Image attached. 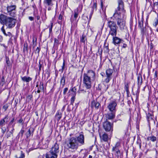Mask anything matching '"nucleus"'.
I'll use <instances>...</instances> for the list:
<instances>
[{"instance_id":"58","label":"nucleus","mask_w":158,"mask_h":158,"mask_svg":"<svg viewBox=\"0 0 158 158\" xmlns=\"http://www.w3.org/2000/svg\"><path fill=\"white\" fill-rule=\"evenodd\" d=\"M23 121L22 118H21L19 121L18 122L19 123H23Z\"/></svg>"},{"instance_id":"30","label":"nucleus","mask_w":158,"mask_h":158,"mask_svg":"<svg viewBox=\"0 0 158 158\" xmlns=\"http://www.w3.org/2000/svg\"><path fill=\"white\" fill-rule=\"evenodd\" d=\"M11 135H13V134L12 133L9 131V130H8L7 131L6 134L5 135V136L6 137L7 139H8L9 137H11Z\"/></svg>"},{"instance_id":"42","label":"nucleus","mask_w":158,"mask_h":158,"mask_svg":"<svg viewBox=\"0 0 158 158\" xmlns=\"http://www.w3.org/2000/svg\"><path fill=\"white\" fill-rule=\"evenodd\" d=\"M75 98L74 96L72 97L71 98V104L72 105H73L74 101H75Z\"/></svg>"},{"instance_id":"7","label":"nucleus","mask_w":158,"mask_h":158,"mask_svg":"<svg viewBox=\"0 0 158 158\" xmlns=\"http://www.w3.org/2000/svg\"><path fill=\"white\" fill-rule=\"evenodd\" d=\"M117 106V103L115 101L110 102L107 106V108L110 111L116 112V107Z\"/></svg>"},{"instance_id":"46","label":"nucleus","mask_w":158,"mask_h":158,"mask_svg":"<svg viewBox=\"0 0 158 158\" xmlns=\"http://www.w3.org/2000/svg\"><path fill=\"white\" fill-rule=\"evenodd\" d=\"M8 107V105L7 104L3 106V108L4 109L5 111H6Z\"/></svg>"},{"instance_id":"12","label":"nucleus","mask_w":158,"mask_h":158,"mask_svg":"<svg viewBox=\"0 0 158 158\" xmlns=\"http://www.w3.org/2000/svg\"><path fill=\"white\" fill-rule=\"evenodd\" d=\"M78 93L79 94H83L88 95L90 93V92L89 89H86L83 86V89H82L81 87H80L78 91Z\"/></svg>"},{"instance_id":"61","label":"nucleus","mask_w":158,"mask_h":158,"mask_svg":"<svg viewBox=\"0 0 158 158\" xmlns=\"http://www.w3.org/2000/svg\"><path fill=\"white\" fill-rule=\"evenodd\" d=\"M66 105H64L63 107H62V109H61V110L62 111H63L65 109V107Z\"/></svg>"},{"instance_id":"64","label":"nucleus","mask_w":158,"mask_h":158,"mask_svg":"<svg viewBox=\"0 0 158 158\" xmlns=\"http://www.w3.org/2000/svg\"><path fill=\"white\" fill-rule=\"evenodd\" d=\"M37 19L38 20L40 19V16L39 15H38L36 17Z\"/></svg>"},{"instance_id":"49","label":"nucleus","mask_w":158,"mask_h":158,"mask_svg":"<svg viewBox=\"0 0 158 158\" xmlns=\"http://www.w3.org/2000/svg\"><path fill=\"white\" fill-rule=\"evenodd\" d=\"M53 27V23H51V26L49 28V33H51L52 32V29Z\"/></svg>"},{"instance_id":"5","label":"nucleus","mask_w":158,"mask_h":158,"mask_svg":"<svg viewBox=\"0 0 158 158\" xmlns=\"http://www.w3.org/2000/svg\"><path fill=\"white\" fill-rule=\"evenodd\" d=\"M94 81L87 76L83 74V83L84 87L88 89H90L91 87L92 81Z\"/></svg>"},{"instance_id":"14","label":"nucleus","mask_w":158,"mask_h":158,"mask_svg":"<svg viewBox=\"0 0 158 158\" xmlns=\"http://www.w3.org/2000/svg\"><path fill=\"white\" fill-rule=\"evenodd\" d=\"M57 154L50 151L47 153L46 155V158H57Z\"/></svg>"},{"instance_id":"21","label":"nucleus","mask_w":158,"mask_h":158,"mask_svg":"<svg viewBox=\"0 0 158 158\" xmlns=\"http://www.w3.org/2000/svg\"><path fill=\"white\" fill-rule=\"evenodd\" d=\"M22 80L23 81L27 83L29 82L30 81H31L32 78L30 77L27 76H24L23 77H21Z\"/></svg>"},{"instance_id":"60","label":"nucleus","mask_w":158,"mask_h":158,"mask_svg":"<svg viewBox=\"0 0 158 158\" xmlns=\"http://www.w3.org/2000/svg\"><path fill=\"white\" fill-rule=\"evenodd\" d=\"M32 97V96L31 95H29L28 96L27 98L30 100H31V98Z\"/></svg>"},{"instance_id":"34","label":"nucleus","mask_w":158,"mask_h":158,"mask_svg":"<svg viewBox=\"0 0 158 158\" xmlns=\"http://www.w3.org/2000/svg\"><path fill=\"white\" fill-rule=\"evenodd\" d=\"M8 118L9 116L8 115H6L4 118L2 119L6 123H7L8 122Z\"/></svg>"},{"instance_id":"39","label":"nucleus","mask_w":158,"mask_h":158,"mask_svg":"<svg viewBox=\"0 0 158 158\" xmlns=\"http://www.w3.org/2000/svg\"><path fill=\"white\" fill-rule=\"evenodd\" d=\"M125 89L126 90L127 93L129 92V86L127 84L125 85Z\"/></svg>"},{"instance_id":"50","label":"nucleus","mask_w":158,"mask_h":158,"mask_svg":"<svg viewBox=\"0 0 158 158\" xmlns=\"http://www.w3.org/2000/svg\"><path fill=\"white\" fill-rule=\"evenodd\" d=\"M24 132V130H21L20 131V132H19V135H21V136H23V134Z\"/></svg>"},{"instance_id":"9","label":"nucleus","mask_w":158,"mask_h":158,"mask_svg":"<svg viewBox=\"0 0 158 158\" xmlns=\"http://www.w3.org/2000/svg\"><path fill=\"white\" fill-rule=\"evenodd\" d=\"M85 76H87L88 77L91 79L92 80L94 81L95 78V72L92 70H88L87 73H84L83 74Z\"/></svg>"},{"instance_id":"33","label":"nucleus","mask_w":158,"mask_h":158,"mask_svg":"<svg viewBox=\"0 0 158 158\" xmlns=\"http://www.w3.org/2000/svg\"><path fill=\"white\" fill-rule=\"evenodd\" d=\"M6 131V127H2L1 128V132L2 133L3 135L5 133Z\"/></svg>"},{"instance_id":"19","label":"nucleus","mask_w":158,"mask_h":158,"mask_svg":"<svg viewBox=\"0 0 158 158\" xmlns=\"http://www.w3.org/2000/svg\"><path fill=\"white\" fill-rule=\"evenodd\" d=\"M113 42L114 45L118 44L123 41V40L116 36L113 37Z\"/></svg>"},{"instance_id":"35","label":"nucleus","mask_w":158,"mask_h":158,"mask_svg":"<svg viewBox=\"0 0 158 158\" xmlns=\"http://www.w3.org/2000/svg\"><path fill=\"white\" fill-rule=\"evenodd\" d=\"M5 83V79L4 77L3 76L2 78L1 81L0 82V84L2 85H3Z\"/></svg>"},{"instance_id":"3","label":"nucleus","mask_w":158,"mask_h":158,"mask_svg":"<svg viewBox=\"0 0 158 158\" xmlns=\"http://www.w3.org/2000/svg\"><path fill=\"white\" fill-rule=\"evenodd\" d=\"M16 6L15 5L7 4L6 7L7 15L11 17H15L16 15Z\"/></svg>"},{"instance_id":"8","label":"nucleus","mask_w":158,"mask_h":158,"mask_svg":"<svg viewBox=\"0 0 158 158\" xmlns=\"http://www.w3.org/2000/svg\"><path fill=\"white\" fill-rule=\"evenodd\" d=\"M120 143L119 142H117L115 144L114 147H113L112 148V151L114 152L116 156L118 158L120 152L119 148L120 146Z\"/></svg>"},{"instance_id":"62","label":"nucleus","mask_w":158,"mask_h":158,"mask_svg":"<svg viewBox=\"0 0 158 158\" xmlns=\"http://www.w3.org/2000/svg\"><path fill=\"white\" fill-rule=\"evenodd\" d=\"M127 47V45L125 44H123V48H125Z\"/></svg>"},{"instance_id":"44","label":"nucleus","mask_w":158,"mask_h":158,"mask_svg":"<svg viewBox=\"0 0 158 158\" xmlns=\"http://www.w3.org/2000/svg\"><path fill=\"white\" fill-rule=\"evenodd\" d=\"M59 40L56 38L54 39V45H57L58 44Z\"/></svg>"},{"instance_id":"22","label":"nucleus","mask_w":158,"mask_h":158,"mask_svg":"<svg viewBox=\"0 0 158 158\" xmlns=\"http://www.w3.org/2000/svg\"><path fill=\"white\" fill-rule=\"evenodd\" d=\"M153 116L152 114L149 113L147 114V118L148 123L150 121L153 120Z\"/></svg>"},{"instance_id":"54","label":"nucleus","mask_w":158,"mask_h":158,"mask_svg":"<svg viewBox=\"0 0 158 158\" xmlns=\"http://www.w3.org/2000/svg\"><path fill=\"white\" fill-rule=\"evenodd\" d=\"M93 10H92L91 13H90V14H89V21L90 20L91 18V17H92V14H93Z\"/></svg>"},{"instance_id":"4","label":"nucleus","mask_w":158,"mask_h":158,"mask_svg":"<svg viewBox=\"0 0 158 158\" xmlns=\"http://www.w3.org/2000/svg\"><path fill=\"white\" fill-rule=\"evenodd\" d=\"M15 18L12 17L7 18L5 24L7 28L11 29L15 27L16 21V19Z\"/></svg>"},{"instance_id":"48","label":"nucleus","mask_w":158,"mask_h":158,"mask_svg":"<svg viewBox=\"0 0 158 158\" xmlns=\"http://www.w3.org/2000/svg\"><path fill=\"white\" fill-rule=\"evenodd\" d=\"M68 90V88H65L63 90V94H65L66 92Z\"/></svg>"},{"instance_id":"23","label":"nucleus","mask_w":158,"mask_h":158,"mask_svg":"<svg viewBox=\"0 0 158 158\" xmlns=\"http://www.w3.org/2000/svg\"><path fill=\"white\" fill-rule=\"evenodd\" d=\"M66 76L64 75H63V76L60 80V85L63 87L65 84Z\"/></svg>"},{"instance_id":"43","label":"nucleus","mask_w":158,"mask_h":158,"mask_svg":"<svg viewBox=\"0 0 158 158\" xmlns=\"http://www.w3.org/2000/svg\"><path fill=\"white\" fill-rule=\"evenodd\" d=\"M1 31H2L3 32V34L6 35H6V32H5V30L4 29V26H3L1 28Z\"/></svg>"},{"instance_id":"37","label":"nucleus","mask_w":158,"mask_h":158,"mask_svg":"<svg viewBox=\"0 0 158 158\" xmlns=\"http://www.w3.org/2000/svg\"><path fill=\"white\" fill-rule=\"evenodd\" d=\"M137 78L138 83L141 84L142 82V77L139 76Z\"/></svg>"},{"instance_id":"29","label":"nucleus","mask_w":158,"mask_h":158,"mask_svg":"<svg viewBox=\"0 0 158 158\" xmlns=\"http://www.w3.org/2000/svg\"><path fill=\"white\" fill-rule=\"evenodd\" d=\"M156 137L154 136H149L148 137V140H151L152 142H155L156 140Z\"/></svg>"},{"instance_id":"27","label":"nucleus","mask_w":158,"mask_h":158,"mask_svg":"<svg viewBox=\"0 0 158 158\" xmlns=\"http://www.w3.org/2000/svg\"><path fill=\"white\" fill-rule=\"evenodd\" d=\"M52 0H44V2L45 4H46L48 6H52L53 5Z\"/></svg>"},{"instance_id":"55","label":"nucleus","mask_w":158,"mask_h":158,"mask_svg":"<svg viewBox=\"0 0 158 158\" xmlns=\"http://www.w3.org/2000/svg\"><path fill=\"white\" fill-rule=\"evenodd\" d=\"M71 90L73 92L75 93L77 91L76 88L75 87H74Z\"/></svg>"},{"instance_id":"28","label":"nucleus","mask_w":158,"mask_h":158,"mask_svg":"<svg viewBox=\"0 0 158 158\" xmlns=\"http://www.w3.org/2000/svg\"><path fill=\"white\" fill-rule=\"evenodd\" d=\"M102 139L104 141H107L108 140V135L106 133H104L102 135Z\"/></svg>"},{"instance_id":"51","label":"nucleus","mask_w":158,"mask_h":158,"mask_svg":"<svg viewBox=\"0 0 158 158\" xmlns=\"http://www.w3.org/2000/svg\"><path fill=\"white\" fill-rule=\"evenodd\" d=\"M139 26H140V27H141L143 26V23L142 21V22H139Z\"/></svg>"},{"instance_id":"56","label":"nucleus","mask_w":158,"mask_h":158,"mask_svg":"<svg viewBox=\"0 0 158 158\" xmlns=\"http://www.w3.org/2000/svg\"><path fill=\"white\" fill-rule=\"evenodd\" d=\"M15 119V118H12V120L9 123V125H11L12 123H13L14 122V120Z\"/></svg>"},{"instance_id":"32","label":"nucleus","mask_w":158,"mask_h":158,"mask_svg":"<svg viewBox=\"0 0 158 158\" xmlns=\"http://www.w3.org/2000/svg\"><path fill=\"white\" fill-rule=\"evenodd\" d=\"M6 124L5 122L2 119L0 120V127H3Z\"/></svg>"},{"instance_id":"24","label":"nucleus","mask_w":158,"mask_h":158,"mask_svg":"<svg viewBox=\"0 0 158 158\" xmlns=\"http://www.w3.org/2000/svg\"><path fill=\"white\" fill-rule=\"evenodd\" d=\"M62 116V113L60 111L58 110L56 113L55 117L57 118V120L59 121L61 118Z\"/></svg>"},{"instance_id":"10","label":"nucleus","mask_w":158,"mask_h":158,"mask_svg":"<svg viewBox=\"0 0 158 158\" xmlns=\"http://www.w3.org/2000/svg\"><path fill=\"white\" fill-rule=\"evenodd\" d=\"M103 127L106 131H109L113 130V126L110 122L106 121L103 124Z\"/></svg>"},{"instance_id":"47","label":"nucleus","mask_w":158,"mask_h":158,"mask_svg":"<svg viewBox=\"0 0 158 158\" xmlns=\"http://www.w3.org/2000/svg\"><path fill=\"white\" fill-rule=\"evenodd\" d=\"M65 66V61L64 60L63 65L62 66L61 71L62 72L64 69V67Z\"/></svg>"},{"instance_id":"53","label":"nucleus","mask_w":158,"mask_h":158,"mask_svg":"<svg viewBox=\"0 0 158 158\" xmlns=\"http://www.w3.org/2000/svg\"><path fill=\"white\" fill-rule=\"evenodd\" d=\"M18 102V99H15V106H16L17 105Z\"/></svg>"},{"instance_id":"57","label":"nucleus","mask_w":158,"mask_h":158,"mask_svg":"<svg viewBox=\"0 0 158 158\" xmlns=\"http://www.w3.org/2000/svg\"><path fill=\"white\" fill-rule=\"evenodd\" d=\"M63 16L61 15V14H60L59 16V19L60 20H62V18H63Z\"/></svg>"},{"instance_id":"17","label":"nucleus","mask_w":158,"mask_h":158,"mask_svg":"<svg viewBox=\"0 0 158 158\" xmlns=\"http://www.w3.org/2000/svg\"><path fill=\"white\" fill-rule=\"evenodd\" d=\"M117 28L118 27L110 29L109 35H111L113 37L115 36L117 34Z\"/></svg>"},{"instance_id":"11","label":"nucleus","mask_w":158,"mask_h":158,"mask_svg":"<svg viewBox=\"0 0 158 158\" xmlns=\"http://www.w3.org/2000/svg\"><path fill=\"white\" fill-rule=\"evenodd\" d=\"M115 116V112L113 111H110L108 112L106 114L105 117L106 118V120H112L114 119Z\"/></svg>"},{"instance_id":"18","label":"nucleus","mask_w":158,"mask_h":158,"mask_svg":"<svg viewBox=\"0 0 158 158\" xmlns=\"http://www.w3.org/2000/svg\"><path fill=\"white\" fill-rule=\"evenodd\" d=\"M8 16H6L3 14L0 15V22L2 24H5L7 19Z\"/></svg>"},{"instance_id":"36","label":"nucleus","mask_w":158,"mask_h":158,"mask_svg":"<svg viewBox=\"0 0 158 158\" xmlns=\"http://www.w3.org/2000/svg\"><path fill=\"white\" fill-rule=\"evenodd\" d=\"M40 50V48L37 47L35 51V53L36 54H37L39 56Z\"/></svg>"},{"instance_id":"13","label":"nucleus","mask_w":158,"mask_h":158,"mask_svg":"<svg viewBox=\"0 0 158 158\" xmlns=\"http://www.w3.org/2000/svg\"><path fill=\"white\" fill-rule=\"evenodd\" d=\"M59 145L57 143H55L54 146L52 148L50 151L57 154L59 152Z\"/></svg>"},{"instance_id":"26","label":"nucleus","mask_w":158,"mask_h":158,"mask_svg":"<svg viewBox=\"0 0 158 158\" xmlns=\"http://www.w3.org/2000/svg\"><path fill=\"white\" fill-rule=\"evenodd\" d=\"M100 106V104L95 101H93L92 103V106L93 107H95V108L98 109Z\"/></svg>"},{"instance_id":"52","label":"nucleus","mask_w":158,"mask_h":158,"mask_svg":"<svg viewBox=\"0 0 158 158\" xmlns=\"http://www.w3.org/2000/svg\"><path fill=\"white\" fill-rule=\"evenodd\" d=\"M14 126H15V124H13L12 126V129L11 130V131H10V132H11V133H12V134H13V133L14 132V130H15V129L14 128Z\"/></svg>"},{"instance_id":"41","label":"nucleus","mask_w":158,"mask_h":158,"mask_svg":"<svg viewBox=\"0 0 158 158\" xmlns=\"http://www.w3.org/2000/svg\"><path fill=\"white\" fill-rule=\"evenodd\" d=\"M97 4L96 3H94L93 6L92 7V10L93 11L94 10H96Z\"/></svg>"},{"instance_id":"16","label":"nucleus","mask_w":158,"mask_h":158,"mask_svg":"<svg viewBox=\"0 0 158 158\" xmlns=\"http://www.w3.org/2000/svg\"><path fill=\"white\" fill-rule=\"evenodd\" d=\"M36 87H38V90H37V92L38 93H40V92H44V89L43 83L40 82L39 87L38 83H37Z\"/></svg>"},{"instance_id":"1","label":"nucleus","mask_w":158,"mask_h":158,"mask_svg":"<svg viewBox=\"0 0 158 158\" xmlns=\"http://www.w3.org/2000/svg\"><path fill=\"white\" fill-rule=\"evenodd\" d=\"M118 6L115 10L113 17L117 21V25L120 30L124 29L125 21L124 19L126 18L125 10L124 9V5L123 0L118 1Z\"/></svg>"},{"instance_id":"63","label":"nucleus","mask_w":158,"mask_h":158,"mask_svg":"<svg viewBox=\"0 0 158 158\" xmlns=\"http://www.w3.org/2000/svg\"><path fill=\"white\" fill-rule=\"evenodd\" d=\"M27 132L28 133V135H29V136H30L31 135V131L30 129L28 131L27 133ZM27 136H28V135H27Z\"/></svg>"},{"instance_id":"59","label":"nucleus","mask_w":158,"mask_h":158,"mask_svg":"<svg viewBox=\"0 0 158 158\" xmlns=\"http://www.w3.org/2000/svg\"><path fill=\"white\" fill-rule=\"evenodd\" d=\"M29 19L31 21H32L34 20V18L32 17H29Z\"/></svg>"},{"instance_id":"2","label":"nucleus","mask_w":158,"mask_h":158,"mask_svg":"<svg viewBox=\"0 0 158 158\" xmlns=\"http://www.w3.org/2000/svg\"><path fill=\"white\" fill-rule=\"evenodd\" d=\"M84 144V136L82 133L80 134L77 138L74 137L71 138L66 143L68 148L73 150H76L79 145L81 146Z\"/></svg>"},{"instance_id":"45","label":"nucleus","mask_w":158,"mask_h":158,"mask_svg":"<svg viewBox=\"0 0 158 158\" xmlns=\"http://www.w3.org/2000/svg\"><path fill=\"white\" fill-rule=\"evenodd\" d=\"M158 23V20L157 19H156L155 20L154 23L153 24L154 26L155 27H156V26L157 25Z\"/></svg>"},{"instance_id":"25","label":"nucleus","mask_w":158,"mask_h":158,"mask_svg":"<svg viewBox=\"0 0 158 158\" xmlns=\"http://www.w3.org/2000/svg\"><path fill=\"white\" fill-rule=\"evenodd\" d=\"M25 154L22 151H20L18 154L15 155V157L17 158H24Z\"/></svg>"},{"instance_id":"40","label":"nucleus","mask_w":158,"mask_h":158,"mask_svg":"<svg viewBox=\"0 0 158 158\" xmlns=\"http://www.w3.org/2000/svg\"><path fill=\"white\" fill-rule=\"evenodd\" d=\"M6 63L7 64L8 66H9L10 64V61L9 60V59L8 57H6Z\"/></svg>"},{"instance_id":"31","label":"nucleus","mask_w":158,"mask_h":158,"mask_svg":"<svg viewBox=\"0 0 158 158\" xmlns=\"http://www.w3.org/2000/svg\"><path fill=\"white\" fill-rule=\"evenodd\" d=\"M86 40V37L84 35H82V36L80 38L81 42L83 43H85V40Z\"/></svg>"},{"instance_id":"6","label":"nucleus","mask_w":158,"mask_h":158,"mask_svg":"<svg viewBox=\"0 0 158 158\" xmlns=\"http://www.w3.org/2000/svg\"><path fill=\"white\" fill-rule=\"evenodd\" d=\"M113 73V70L110 69H108L106 70V78L103 82L106 83H108L111 79V76Z\"/></svg>"},{"instance_id":"20","label":"nucleus","mask_w":158,"mask_h":158,"mask_svg":"<svg viewBox=\"0 0 158 158\" xmlns=\"http://www.w3.org/2000/svg\"><path fill=\"white\" fill-rule=\"evenodd\" d=\"M79 13V9L78 8H77L74 10V18L73 19L71 18V19L72 23H73V22H74V21H75L76 20V19L78 17V15Z\"/></svg>"},{"instance_id":"15","label":"nucleus","mask_w":158,"mask_h":158,"mask_svg":"<svg viewBox=\"0 0 158 158\" xmlns=\"http://www.w3.org/2000/svg\"><path fill=\"white\" fill-rule=\"evenodd\" d=\"M107 26L110 29L112 28H114L117 27L116 24L114 21H109L107 23Z\"/></svg>"},{"instance_id":"38","label":"nucleus","mask_w":158,"mask_h":158,"mask_svg":"<svg viewBox=\"0 0 158 158\" xmlns=\"http://www.w3.org/2000/svg\"><path fill=\"white\" fill-rule=\"evenodd\" d=\"M23 50L24 51L28 50L27 44V43H25L24 44Z\"/></svg>"}]
</instances>
